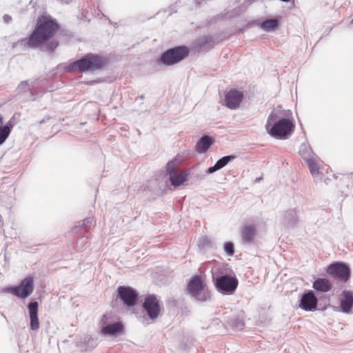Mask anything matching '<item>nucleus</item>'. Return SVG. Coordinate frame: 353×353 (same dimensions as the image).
Returning <instances> with one entry per match:
<instances>
[{"label":"nucleus","instance_id":"c756f323","mask_svg":"<svg viewBox=\"0 0 353 353\" xmlns=\"http://www.w3.org/2000/svg\"><path fill=\"white\" fill-rule=\"evenodd\" d=\"M219 170L218 168L216 167V165H214V166H212V167H210L208 170H207V172L208 174H212L216 171Z\"/></svg>","mask_w":353,"mask_h":353},{"label":"nucleus","instance_id":"0eeeda50","mask_svg":"<svg viewBox=\"0 0 353 353\" xmlns=\"http://www.w3.org/2000/svg\"><path fill=\"white\" fill-rule=\"evenodd\" d=\"M99 324L101 332L104 336H114L121 333L123 330V325L119 322H114L110 314H104Z\"/></svg>","mask_w":353,"mask_h":353},{"label":"nucleus","instance_id":"2f4dec72","mask_svg":"<svg viewBox=\"0 0 353 353\" xmlns=\"http://www.w3.org/2000/svg\"><path fill=\"white\" fill-rule=\"evenodd\" d=\"M88 223H91V221L90 218H87L83 220V225H87Z\"/></svg>","mask_w":353,"mask_h":353},{"label":"nucleus","instance_id":"7c9ffc66","mask_svg":"<svg viewBox=\"0 0 353 353\" xmlns=\"http://www.w3.org/2000/svg\"><path fill=\"white\" fill-rule=\"evenodd\" d=\"M3 18H4L5 21L7 23H8L11 20V17L8 15H5L3 17Z\"/></svg>","mask_w":353,"mask_h":353},{"label":"nucleus","instance_id":"4468645a","mask_svg":"<svg viewBox=\"0 0 353 353\" xmlns=\"http://www.w3.org/2000/svg\"><path fill=\"white\" fill-rule=\"evenodd\" d=\"M38 303L31 302L28 304V311L30 319V329L32 330H38L39 328V321L38 318Z\"/></svg>","mask_w":353,"mask_h":353},{"label":"nucleus","instance_id":"c9c22d12","mask_svg":"<svg viewBox=\"0 0 353 353\" xmlns=\"http://www.w3.org/2000/svg\"><path fill=\"white\" fill-rule=\"evenodd\" d=\"M352 21H353V19H352Z\"/></svg>","mask_w":353,"mask_h":353},{"label":"nucleus","instance_id":"cd10ccee","mask_svg":"<svg viewBox=\"0 0 353 353\" xmlns=\"http://www.w3.org/2000/svg\"><path fill=\"white\" fill-rule=\"evenodd\" d=\"M224 250L228 255L234 254V245L231 242H228L224 245Z\"/></svg>","mask_w":353,"mask_h":353},{"label":"nucleus","instance_id":"f704fd0d","mask_svg":"<svg viewBox=\"0 0 353 353\" xmlns=\"http://www.w3.org/2000/svg\"><path fill=\"white\" fill-rule=\"evenodd\" d=\"M61 2L63 3H68L69 2L70 0H60Z\"/></svg>","mask_w":353,"mask_h":353},{"label":"nucleus","instance_id":"393cba45","mask_svg":"<svg viewBox=\"0 0 353 353\" xmlns=\"http://www.w3.org/2000/svg\"><path fill=\"white\" fill-rule=\"evenodd\" d=\"M300 154L305 159L306 161L307 159L310 158L311 149L306 145H301V148L299 150Z\"/></svg>","mask_w":353,"mask_h":353},{"label":"nucleus","instance_id":"9b49d317","mask_svg":"<svg viewBox=\"0 0 353 353\" xmlns=\"http://www.w3.org/2000/svg\"><path fill=\"white\" fill-rule=\"evenodd\" d=\"M327 272L344 282L347 281L350 277V270L346 265L343 263L330 265Z\"/></svg>","mask_w":353,"mask_h":353},{"label":"nucleus","instance_id":"f03ea898","mask_svg":"<svg viewBox=\"0 0 353 353\" xmlns=\"http://www.w3.org/2000/svg\"><path fill=\"white\" fill-rule=\"evenodd\" d=\"M294 125L292 120L285 117L284 110L274 109L270 114L265 129L268 133L275 138L286 139L294 131Z\"/></svg>","mask_w":353,"mask_h":353},{"label":"nucleus","instance_id":"aec40b11","mask_svg":"<svg viewBox=\"0 0 353 353\" xmlns=\"http://www.w3.org/2000/svg\"><path fill=\"white\" fill-rule=\"evenodd\" d=\"M284 223L286 225L292 226L297 221L296 212L294 210L287 211L284 214Z\"/></svg>","mask_w":353,"mask_h":353},{"label":"nucleus","instance_id":"f3484780","mask_svg":"<svg viewBox=\"0 0 353 353\" xmlns=\"http://www.w3.org/2000/svg\"><path fill=\"white\" fill-rule=\"evenodd\" d=\"M213 139L207 135L203 136L196 145V150L199 153L205 152L213 144Z\"/></svg>","mask_w":353,"mask_h":353},{"label":"nucleus","instance_id":"f8f14e48","mask_svg":"<svg viewBox=\"0 0 353 353\" xmlns=\"http://www.w3.org/2000/svg\"><path fill=\"white\" fill-rule=\"evenodd\" d=\"M243 98V92L236 90H230L225 95V105L232 110L239 108Z\"/></svg>","mask_w":353,"mask_h":353},{"label":"nucleus","instance_id":"1a4fd4ad","mask_svg":"<svg viewBox=\"0 0 353 353\" xmlns=\"http://www.w3.org/2000/svg\"><path fill=\"white\" fill-rule=\"evenodd\" d=\"M238 285V281L234 277L229 275H224L216 278L215 285L218 291L230 294L236 290Z\"/></svg>","mask_w":353,"mask_h":353},{"label":"nucleus","instance_id":"7ed1b4c3","mask_svg":"<svg viewBox=\"0 0 353 353\" xmlns=\"http://www.w3.org/2000/svg\"><path fill=\"white\" fill-rule=\"evenodd\" d=\"M103 65L104 61L101 57L93 54H88L82 59L74 61L69 69L71 71H94L100 69Z\"/></svg>","mask_w":353,"mask_h":353},{"label":"nucleus","instance_id":"412c9836","mask_svg":"<svg viewBox=\"0 0 353 353\" xmlns=\"http://www.w3.org/2000/svg\"><path fill=\"white\" fill-rule=\"evenodd\" d=\"M279 26V21L276 19H268L261 24V28L267 32L274 30Z\"/></svg>","mask_w":353,"mask_h":353},{"label":"nucleus","instance_id":"9d476101","mask_svg":"<svg viewBox=\"0 0 353 353\" xmlns=\"http://www.w3.org/2000/svg\"><path fill=\"white\" fill-rule=\"evenodd\" d=\"M117 292L120 299L125 305L132 307L136 304L138 294L132 288L120 286L117 289Z\"/></svg>","mask_w":353,"mask_h":353},{"label":"nucleus","instance_id":"5701e85b","mask_svg":"<svg viewBox=\"0 0 353 353\" xmlns=\"http://www.w3.org/2000/svg\"><path fill=\"white\" fill-rule=\"evenodd\" d=\"M234 159V156H225L220 159H219L215 165L218 168L219 170L221 169L224 166H225L230 161Z\"/></svg>","mask_w":353,"mask_h":353},{"label":"nucleus","instance_id":"dca6fc26","mask_svg":"<svg viewBox=\"0 0 353 353\" xmlns=\"http://www.w3.org/2000/svg\"><path fill=\"white\" fill-rule=\"evenodd\" d=\"M256 234L254 226L252 225H245L241 229V239L243 243H250Z\"/></svg>","mask_w":353,"mask_h":353},{"label":"nucleus","instance_id":"39448f33","mask_svg":"<svg viewBox=\"0 0 353 353\" xmlns=\"http://www.w3.org/2000/svg\"><path fill=\"white\" fill-rule=\"evenodd\" d=\"M33 290V279L28 276L23 279L19 285L6 288L3 291L10 292L18 298L25 299L32 294Z\"/></svg>","mask_w":353,"mask_h":353},{"label":"nucleus","instance_id":"c85d7f7f","mask_svg":"<svg viewBox=\"0 0 353 353\" xmlns=\"http://www.w3.org/2000/svg\"><path fill=\"white\" fill-rule=\"evenodd\" d=\"M209 243V241L206 237H203L199 240V246L204 248Z\"/></svg>","mask_w":353,"mask_h":353},{"label":"nucleus","instance_id":"20e7f679","mask_svg":"<svg viewBox=\"0 0 353 353\" xmlns=\"http://www.w3.org/2000/svg\"><path fill=\"white\" fill-rule=\"evenodd\" d=\"M188 291L199 301H205L210 297L207 285L199 276H194L189 281Z\"/></svg>","mask_w":353,"mask_h":353},{"label":"nucleus","instance_id":"a878e982","mask_svg":"<svg viewBox=\"0 0 353 353\" xmlns=\"http://www.w3.org/2000/svg\"><path fill=\"white\" fill-rule=\"evenodd\" d=\"M30 90V85L28 81H22L17 88V91L19 93L24 92Z\"/></svg>","mask_w":353,"mask_h":353},{"label":"nucleus","instance_id":"a211bd4d","mask_svg":"<svg viewBox=\"0 0 353 353\" xmlns=\"http://www.w3.org/2000/svg\"><path fill=\"white\" fill-rule=\"evenodd\" d=\"M188 174L186 171H181L171 173L170 180L171 184L174 187L182 185L186 180Z\"/></svg>","mask_w":353,"mask_h":353},{"label":"nucleus","instance_id":"6e6552de","mask_svg":"<svg viewBox=\"0 0 353 353\" xmlns=\"http://www.w3.org/2000/svg\"><path fill=\"white\" fill-rule=\"evenodd\" d=\"M143 307L152 321L157 319L161 312L160 301L157 296L153 294L145 299Z\"/></svg>","mask_w":353,"mask_h":353},{"label":"nucleus","instance_id":"f257e3e1","mask_svg":"<svg viewBox=\"0 0 353 353\" xmlns=\"http://www.w3.org/2000/svg\"><path fill=\"white\" fill-rule=\"evenodd\" d=\"M57 22L46 17L39 19L36 28L28 39H23L18 41L21 46L28 48H36L43 43H46L43 50L53 51L58 46V41L50 39L58 30Z\"/></svg>","mask_w":353,"mask_h":353},{"label":"nucleus","instance_id":"6ab92c4d","mask_svg":"<svg viewBox=\"0 0 353 353\" xmlns=\"http://www.w3.org/2000/svg\"><path fill=\"white\" fill-rule=\"evenodd\" d=\"M313 288L318 291L326 292L331 289L332 284L328 279H318L314 282Z\"/></svg>","mask_w":353,"mask_h":353},{"label":"nucleus","instance_id":"ddd939ff","mask_svg":"<svg viewBox=\"0 0 353 353\" xmlns=\"http://www.w3.org/2000/svg\"><path fill=\"white\" fill-rule=\"evenodd\" d=\"M317 299L312 291L305 293L301 299L299 307L305 311H314L316 309Z\"/></svg>","mask_w":353,"mask_h":353},{"label":"nucleus","instance_id":"bb28decb","mask_svg":"<svg viewBox=\"0 0 353 353\" xmlns=\"http://www.w3.org/2000/svg\"><path fill=\"white\" fill-rule=\"evenodd\" d=\"M176 165H177V163L174 161H170L167 164V170L169 174V176L171 175V173H172V172H176V171L175 170V168Z\"/></svg>","mask_w":353,"mask_h":353},{"label":"nucleus","instance_id":"423d86ee","mask_svg":"<svg viewBox=\"0 0 353 353\" xmlns=\"http://www.w3.org/2000/svg\"><path fill=\"white\" fill-rule=\"evenodd\" d=\"M188 52L186 47H176L164 52L161 57V61L165 65H172L183 60Z\"/></svg>","mask_w":353,"mask_h":353},{"label":"nucleus","instance_id":"b1692460","mask_svg":"<svg viewBox=\"0 0 353 353\" xmlns=\"http://www.w3.org/2000/svg\"><path fill=\"white\" fill-rule=\"evenodd\" d=\"M307 163L310 168V172L312 175L317 174L319 173V165L312 158L307 159Z\"/></svg>","mask_w":353,"mask_h":353},{"label":"nucleus","instance_id":"72a5a7b5","mask_svg":"<svg viewBox=\"0 0 353 353\" xmlns=\"http://www.w3.org/2000/svg\"><path fill=\"white\" fill-rule=\"evenodd\" d=\"M243 323H242L241 322L239 323V329H241V328H242V327H243Z\"/></svg>","mask_w":353,"mask_h":353},{"label":"nucleus","instance_id":"473e14b6","mask_svg":"<svg viewBox=\"0 0 353 353\" xmlns=\"http://www.w3.org/2000/svg\"><path fill=\"white\" fill-rule=\"evenodd\" d=\"M143 323L144 324H146V325H148L149 323H150V322L148 321V319H147V318H145V317H143Z\"/></svg>","mask_w":353,"mask_h":353},{"label":"nucleus","instance_id":"4be33fe9","mask_svg":"<svg viewBox=\"0 0 353 353\" xmlns=\"http://www.w3.org/2000/svg\"><path fill=\"white\" fill-rule=\"evenodd\" d=\"M3 120L0 116V145L5 142L10 133V127L6 125L1 128Z\"/></svg>","mask_w":353,"mask_h":353},{"label":"nucleus","instance_id":"2eb2a0df","mask_svg":"<svg viewBox=\"0 0 353 353\" xmlns=\"http://www.w3.org/2000/svg\"><path fill=\"white\" fill-rule=\"evenodd\" d=\"M353 305V294L350 291H343L341 299V309L344 313H351Z\"/></svg>","mask_w":353,"mask_h":353}]
</instances>
